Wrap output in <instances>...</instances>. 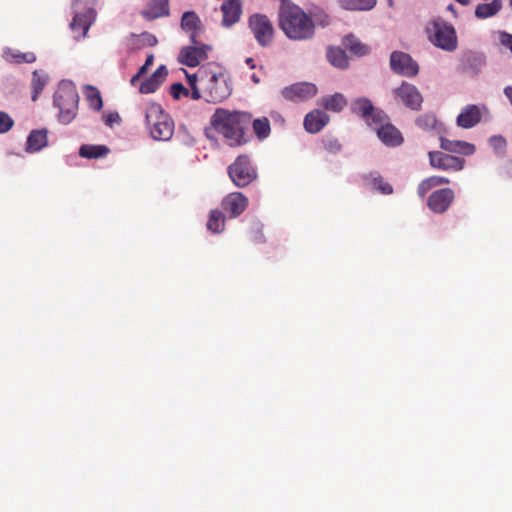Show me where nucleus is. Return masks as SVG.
I'll return each mask as SVG.
<instances>
[{
    "mask_svg": "<svg viewBox=\"0 0 512 512\" xmlns=\"http://www.w3.org/2000/svg\"><path fill=\"white\" fill-rule=\"evenodd\" d=\"M251 118V114L247 112L217 108L210 119V124L229 146L238 147L246 143L245 130Z\"/></svg>",
    "mask_w": 512,
    "mask_h": 512,
    "instance_id": "obj_1",
    "label": "nucleus"
},
{
    "mask_svg": "<svg viewBox=\"0 0 512 512\" xmlns=\"http://www.w3.org/2000/svg\"><path fill=\"white\" fill-rule=\"evenodd\" d=\"M279 25L285 35L292 40H306L313 36V20L298 6L282 7Z\"/></svg>",
    "mask_w": 512,
    "mask_h": 512,
    "instance_id": "obj_2",
    "label": "nucleus"
},
{
    "mask_svg": "<svg viewBox=\"0 0 512 512\" xmlns=\"http://www.w3.org/2000/svg\"><path fill=\"white\" fill-rule=\"evenodd\" d=\"M201 98L208 103H220L227 99L232 92V87L225 73L219 68L210 67L199 69Z\"/></svg>",
    "mask_w": 512,
    "mask_h": 512,
    "instance_id": "obj_3",
    "label": "nucleus"
},
{
    "mask_svg": "<svg viewBox=\"0 0 512 512\" xmlns=\"http://www.w3.org/2000/svg\"><path fill=\"white\" fill-rule=\"evenodd\" d=\"M146 127L153 139L167 141L174 134V122L161 105L150 103L145 109Z\"/></svg>",
    "mask_w": 512,
    "mask_h": 512,
    "instance_id": "obj_4",
    "label": "nucleus"
},
{
    "mask_svg": "<svg viewBox=\"0 0 512 512\" xmlns=\"http://www.w3.org/2000/svg\"><path fill=\"white\" fill-rule=\"evenodd\" d=\"M79 95L75 86L69 81L59 84L54 94V106L59 109V120L63 124H69L76 117Z\"/></svg>",
    "mask_w": 512,
    "mask_h": 512,
    "instance_id": "obj_5",
    "label": "nucleus"
},
{
    "mask_svg": "<svg viewBox=\"0 0 512 512\" xmlns=\"http://www.w3.org/2000/svg\"><path fill=\"white\" fill-rule=\"evenodd\" d=\"M428 39L436 47L452 52L458 45L454 27L442 19H435L426 27Z\"/></svg>",
    "mask_w": 512,
    "mask_h": 512,
    "instance_id": "obj_6",
    "label": "nucleus"
},
{
    "mask_svg": "<svg viewBox=\"0 0 512 512\" xmlns=\"http://www.w3.org/2000/svg\"><path fill=\"white\" fill-rule=\"evenodd\" d=\"M228 175L231 181L240 188L248 186L257 177V171L251 164L247 155H239L235 161L228 166Z\"/></svg>",
    "mask_w": 512,
    "mask_h": 512,
    "instance_id": "obj_7",
    "label": "nucleus"
},
{
    "mask_svg": "<svg viewBox=\"0 0 512 512\" xmlns=\"http://www.w3.org/2000/svg\"><path fill=\"white\" fill-rule=\"evenodd\" d=\"M248 28L259 46L267 47L273 42L274 26L266 15L255 13L249 16Z\"/></svg>",
    "mask_w": 512,
    "mask_h": 512,
    "instance_id": "obj_8",
    "label": "nucleus"
},
{
    "mask_svg": "<svg viewBox=\"0 0 512 512\" xmlns=\"http://www.w3.org/2000/svg\"><path fill=\"white\" fill-rule=\"evenodd\" d=\"M391 70L401 76L412 78L419 73L418 63L410 54L402 51H393L390 55Z\"/></svg>",
    "mask_w": 512,
    "mask_h": 512,
    "instance_id": "obj_9",
    "label": "nucleus"
},
{
    "mask_svg": "<svg viewBox=\"0 0 512 512\" xmlns=\"http://www.w3.org/2000/svg\"><path fill=\"white\" fill-rule=\"evenodd\" d=\"M210 50L211 46L197 41V44L183 47L179 53L178 60L181 64L188 67H196L201 61L208 58Z\"/></svg>",
    "mask_w": 512,
    "mask_h": 512,
    "instance_id": "obj_10",
    "label": "nucleus"
},
{
    "mask_svg": "<svg viewBox=\"0 0 512 512\" xmlns=\"http://www.w3.org/2000/svg\"><path fill=\"white\" fill-rule=\"evenodd\" d=\"M317 92L318 89L315 84L300 82L283 88L281 95L288 101L302 102L313 98Z\"/></svg>",
    "mask_w": 512,
    "mask_h": 512,
    "instance_id": "obj_11",
    "label": "nucleus"
},
{
    "mask_svg": "<svg viewBox=\"0 0 512 512\" xmlns=\"http://www.w3.org/2000/svg\"><path fill=\"white\" fill-rule=\"evenodd\" d=\"M395 96L409 109L418 111L421 109L423 97L416 86L408 82L394 89Z\"/></svg>",
    "mask_w": 512,
    "mask_h": 512,
    "instance_id": "obj_12",
    "label": "nucleus"
},
{
    "mask_svg": "<svg viewBox=\"0 0 512 512\" xmlns=\"http://www.w3.org/2000/svg\"><path fill=\"white\" fill-rule=\"evenodd\" d=\"M429 162L433 168L444 171H460L464 168L465 160L441 151L429 152Z\"/></svg>",
    "mask_w": 512,
    "mask_h": 512,
    "instance_id": "obj_13",
    "label": "nucleus"
},
{
    "mask_svg": "<svg viewBox=\"0 0 512 512\" xmlns=\"http://www.w3.org/2000/svg\"><path fill=\"white\" fill-rule=\"evenodd\" d=\"M455 198L454 192L450 188H442L434 191L427 200L428 208L437 214L446 212Z\"/></svg>",
    "mask_w": 512,
    "mask_h": 512,
    "instance_id": "obj_14",
    "label": "nucleus"
},
{
    "mask_svg": "<svg viewBox=\"0 0 512 512\" xmlns=\"http://www.w3.org/2000/svg\"><path fill=\"white\" fill-rule=\"evenodd\" d=\"M221 207L230 218H236L247 209L248 198L241 192H232L223 198Z\"/></svg>",
    "mask_w": 512,
    "mask_h": 512,
    "instance_id": "obj_15",
    "label": "nucleus"
},
{
    "mask_svg": "<svg viewBox=\"0 0 512 512\" xmlns=\"http://www.w3.org/2000/svg\"><path fill=\"white\" fill-rule=\"evenodd\" d=\"M223 14L222 25L224 27H231L237 23L242 13L241 0H226L221 5Z\"/></svg>",
    "mask_w": 512,
    "mask_h": 512,
    "instance_id": "obj_16",
    "label": "nucleus"
},
{
    "mask_svg": "<svg viewBox=\"0 0 512 512\" xmlns=\"http://www.w3.org/2000/svg\"><path fill=\"white\" fill-rule=\"evenodd\" d=\"M73 11L74 16L70 23V29L77 34V38L84 37L94 22L96 15H93L91 11L88 13H83L79 10Z\"/></svg>",
    "mask_w": 512,
    "mask_h": 512,
    "instance_id": "obj_17",
    "label": "nucleus"
},
{
    "mask_svg": "<svg viewBox=\"0 0 512 512\" xmlns=\"http://www.w3.org/2000/svg\"><path fill=\"white\" fill-rule=\"evenodd\" d=\"M329 120V115L322 110L315 109L305 116L303 125L308 133L315 134L320 132L329 123Z\"/></svg>",
    "mask_w": 512,
    "mask_h": 512,
    "instance_id": "obj_18",
    "label": "nucleus"
},
{
    "mask_svg": "<svg viewBox=\"0 0 512 512\" xmlns=\"http://www.w3.org/2000/svg\"><path fill=\"white\" fill-rule=\"evenodd\" d=\"M482 118V113L477 105L465 106L457 116L456 123L459 127L469 129L476 126Z\"/></svg>",
    "mask_w": 512,
    "mask_h": 512,
    "instance_id": "obj_19",
    "label": "nucleus"
},
{
    "mask_svg": "<svg viewBox=\"0 0 512 512\" xmlns=\"http://www.w3.org/2000/svg\"><path fill=\"white\" fill-rule=\"evenodd\" d=\"M375 131L378 138L387 146L395 147L399 146L403 142V136L401 132L389 122L380 127H376Z\"/></svg>",
    "mask_w": 512,
    "mask_h": 512,
    "instance_id": "obj_20",
    "label": "nucleus"
},
{
    "mask_svg": "<svg viewBox=\"0 0 512 512\" xmlns=\"http://www.w3.org/2000/svg\"><path fill=\"white\" fill-rule=\"evenodd\" d=\"M364 184L383 195H391L393 187L390 183L386 182L379 172L373 171L362 177Z\"/></svg>",
    "mask_w": 512,
    "mask_h": 512,
    "instance_id": "obj_21",
    "label": "nucleus"
},
{
    "mask_svg": "<svg viewBox=\"0 0 512 512\" xmlns=\"http://www.w3.org/2000/svg\"><path fill=\"white\" fill-rule=\"evenodd\" d=\"M144 19L151 21L169 15L168 0H153L141 11Z\"/></svg>",
    "mask_w": 512,
    "mask_h": 512,
    "instance_id": "obj_22",
    "label": "nucleus"
},
{
    "mask_svg": "<svg viewBox=\"0 0 512 512\" xmlns=\"http://www.w3.org/2000/svg\"><path fill=\"white\" fill-rule=\"evenodd\" d=\"M181 28L190 34L192 44H197V34L201 30V20L193 11L185 12L181 18Z\"/></svg>",
    "mask_w": 512,
    "mask_h": 512,
    "instance_id": "obj_23",
    "label": "nucleus"
},
{
    "mask_svg": "<svg viewBox=\"0 0 512 512\" xmlns=\"http://www.w3.org/2000/svg\"><path fill=\"white\" fill-rule=\"evenodd\" d=\"M167 74V68L164 65L159 66L150 78L142 82L139 91L142 94H150L155 92L165 81Z\"/></svg>",
    "mask_w": 512,
    "mask_h": 512,
    "instance_id": "obj_24",
    "label": "nucleus"
},
{
    "mask_svg": "<svg viewBox=\"0 0 512 512\" xmlns=\"http://www.w3.org/2000/svg\"><path fill=\"white\" fill-rule=\"evenodd\" d=\"M440 147L450 153H459L466 156L474 154L476 148L475 145L466 141L449 140L444 137H440Z\"/></svg>",
    "mask_w": 512,
    "mask_h": 512,
    "instance_id": "obj_25",
    "label": "nucleus"
},
{
    "mask_svg": "<svg viewBox=\"0 0 512 512\" xmlns=\"http://www.w3.org/2000/svg\"><path fill=\"white\" fill-rule=\"evenodd\" d=\"M48 144L47 130H32L27 137L26 151L29 153L38 152Z\"/></svg>",
    "mask_w": 512,
    "mask_h": 512,
    "instance_id": "obj_26",
    "label": "nucleus"
},
{
    "mask_svg": "<svg viewBox=\"0 0 512 512\" xmlns=\"http://www.w3.org/2000/svg\"><path fill=\"white\" fill-rule=\"evenodd\" d=\"M418 128L424 131H435L440 133L442 130V124L438 121L434 113H425L417 117L415 121Z\"/></svg>",
    "mask_w": 512,
    "mask_h": 512,
    "instance_id": "obj_27",
    "label": "nucleus"
},
{
    "mask_svg": "<svg viewBox=\"0 0 512 512\" xmlns=\"http://www.w3.org/2000/svg\"><path fill=\"white\" fill-rule=\"evenodd\" d=\"M450 180L446 177L442 176H431L424 180H422L418 187H417V193L419 197L424 198L425 195L433 188L449 184Z\"/></svg>",
    "mask_w": 512,
    "mask_h": 512,
    "instance_id": "obj_28",
    "label": "nucleus"
},
{
    "mask_svg": "<svg viewBox=\"0 0 512 512\" xmlns=\"http://www.w3.org/2000/svg\"><path fill=\"white\" fill-rule=\"evenodd\" d=\"M321 105L328 111L340 112L346 107L347 100L343 94L335 93L333 95L323 97L321 99Z\"/></svg>",
    "mask_w": 512,
    "mask_h": 512,
    "instance_id": "obj_29",
    "label": "nucleus"
},
{
    "mask_svg": "<svg viewBox=\"0 0 512 512\" xmlns=\"http://www.w3.org/2000/svg\"><path fill=\"white\" fill-rule=\"evenodd\" d=\"M343 45L346 50H348L351 54L355 56H364L370 52V48L362 43L358 38L354 35H348L343 40Z\"/></svg>",
    "mask_w": 512,
    "mask_h": 512,
    "instance_id": "obj_30",
    "label": "nucleus"
},
{
    "mask_svg": "<svg viewBox=\"0 0 512 512\" xmlns=\"http://www.w3.org/2000/svg\"><path fill=\"white\" fill-rule=\"evenodd\" d=\"M109 151V148L105 145L83 144L79 149V155L86 159H97L105 157Z\"/></svg>",
    "mask_w": 512,
    "mask_h": 512,
    "instance_id": "obj_31",
    "label": "nucleus"
},
{
    "mask_svg": "<svg viewBox=\"0 0 512 512\" xmlns=\"http://www.w3.org/2000/svg\"><path fill=\"white\" fill-rule=\"evenodd\" d=\"M327 59L334 67L345 69L348 67V58L345 51L338 47L327 49Z\"/></svg>",
    "mask_w": 512,
    "mask_h": 512,
    "instance_id": "obj_32",
    "label": "nucleus"
},
{
    "mask_svg": "<svg viewBox=\"0 0 512 512\" xmlns=\"http://www.w3.org/2000/svg\"><path fill=\"white\" fill-rule=\"evenodd\" d=\"M374 110L372 102L367 98H358L351 104V111L362 117L364 120L369 118V115Z\"/></svg>",
    "mask_w": 512,
    "mask_h": 512,
    "instance_id": "obj_33",
    "label": "nucleus"
},
{
    "mask_svg": "<svg viewBox=\"0 0 512 512\" xmlns=\"http://www.w3.org/2000/svg\"><path fill=\"white\" fill-rule=\"evenodd\" d=\"M225 227V216L222 211L215 209L210 212L207 229L213 233H220Z\"/></svg>",
    "mask_w": 512,
    "mask_h": 512,
    "instance_id": "obj_34",
    "label": "nucleus"
},
{
    "mask_svg": "<svg viewBox=\"0 0 512 512\" xmlns=\"http://www.w3.org/2000/svg\"><path fill=\"white\" fill-rule=\"evenodd\" d=\"M48 77L43 72L35 70L32 73L31 87H32V101H36L47 84Z\"/></svg>",
    "mask_w": 512,
    "mask_h": 512,
    "instance_id": "obj_35",
    "label": "nucleus"
},
{
    "mask_svg": "<svg viewBox=\"0 0 512 512\" xmlns=\"http://www.w3.org/2000/svg\"><path fill=\"white\" fill-rule=\"evenodd\" d=\"M86 100L90 108L99 111L103 106V101L99 90L93 86H87L85 90Z\"/></svg>",
    "mask_w": 512,
    "mask_h": 512,
    "instance_id": "obj_36",
    "label": "nucleus"
},
{
    "mask_svg": "<svg viewBox=\"0 0 512 512\" xmlns=\"http://www.w3.org/2000/svg\"><path fill=\"white\" fill-rule=\"evenodd\" d=\"M342 7L348 10H370L376 5V0H340Z\"/></svg>",
    "mask_w": 512,
    "mask_h": 512,
    "instance_id": "obj_37",
    "label": "nucleus"
},
{
    "mask_svg": "<svg viewBox=\"0 0 512 512\" xmlns=\"http://www.w3.org/2000/svg\"><path fill=\"white\" fill-rule=\"evenodd\" d=\"M252 125L253 131L259 139H265L269 136L271 128L270 122L266 117L255 119Z\"/></svg>",
    "mask_w": 512,
    "mask_h": 512,
    "instance_id": "obj_38",
    "label": "nucleus"
},
{
    "mask_svg": "<svg viewBox=\"0 0 512 512\" xmlns=\"http://www.w3.org/2000/svg\"><path fill=\"white\" fill-rule=\"evenodd\" d=\"M7 59L10 62L21 64V63H33L36 61V56L33 52H14L10 51L7 53Z\"/></svg>",
    "mask_w": 512,
    "mask_h": 512,
    "instance_id": "obj_39",
    "label": "nucleus"
},
{
    "mask_svg": "<svg viewBox=\"0 0 512 512\" xmlns=\"http://www.w3.org/2000/svg\"><path fill=\"white\" fill-rule=\"evenodd\" d=\"M365 122L375 129L376 127H380L381 125L388 123V116L383 111L376 110L374 108V110L369 115V118L365 119Z\"/></svg>",
    "mask_w": 512,
    "mask_h": 512,
    "instance_id": "obj_40",
    "label": "nucleus"
},
{
    "mask_svg": "<svg viewBox=\"0 0 512 512\" xmlns=\"http://www.w3.org/2000/svg\"><path fill=\"white\" fill-rule=\"evenodd\" d=\"M96 4L97 0H73L72 8L73 10H79L83 13H88L91 11L93 15H96Z\"/></svg>",
    "mask_w": 512,
    "mask_h": 512,
    "instance_id": "obj_41",
    "label": "nucleus"
},
{
    "mask_svg": "<svg viewBox=\"0 0 512 512\" xmlns=\"http://www.w3.org/2000/svg\"><path fill=\"white\" fill-rule=\"evenodd\" d=\"M186 76H187L188 83L191 88V94H190L191 98L194 100L201 99V90H198L199 86H200L199 70L197 71L196 74H193V75L186 74Z\"/></svg>",
    "mask_w": 512,
    "mask_h": 512,
    "instance_id": "obj_42",
    "label": "nucleus"
},
{
    "mask_svg": "<svg viewBox=\"0 0 512 512\" xmlns=\"http://www.w3.org/2000/svg\"><path fill=\"white\" fill-rule=\"evenodd\" d=\"M13 125L14 120L6 112L0 111V134L11 130Z\"/></svg>",
    "mask_w": 512,
    "mask_h": 512,
    "instance_id": "obj_43",
    "label": "nucleus"
},
{
    "mask_svg": "<svg viewBox=\"0 0 512 512\" xmlns=\"http://www.w3.org/2000/svg\"><path fill=\"white\" fill-rule=\"evenodd\" d=\"M170 94L174 99L178 100L182 96H188L189 90L182 83H174L170 87Z\"/></svg>",
    "mask_w": 512,
    "mask_h": 512,
    "instance_id": "obj_44",
    "label": "nucleus"
},
{
    "mask_svg": "<svg viewBox=\"0 0 512 512\" xmlns=\"http://www.w3.org/2000/svg\"><path fill=\"white\" fill-rule=\"evenodd\" d=\"M325 150L330 153H337L341 149V144L337 139H327L323 142Z\"/></svg>",
    "mask_w": 512,
    "mask_h": 512,
    "instance_id": "obj_45",
    "label": "nucleus"
},
{
    "mask_svg": "<svg viewBox=\"0 0 512 512\" xmlns=\"http://www.w3.org/2000/svg\"><path fill=\"white\" fill-rule=\"evenodd\" d=\"M499 41L501 45L509 49L512 53V34L506 31L499 32Z\"/></svg>",
    "mask_w": 512,
    "mask_h": 512,
    "instance_id": "obj_46",
    "label": "nucleus"
},
{
    "mask_svg": "<svg viewBox=\"0 0 512 512\" xmlns=\"http://www.w3.org/2000/svg\"><path fill=\"white\" fill-rule=\"evenodd\" d=\"M142 37L145 38L148 45H150V46H154L157 44V38L154 35H151L149 33H144V34H142Z\"/></svg>",
    "mask_w": 512,
    "mask_h": 512,
    "instance_id": "obj_47",
    "label": "nucleus"
},
{
    "mask_svg": "<svg viewBox=\"0 0 512 512\" xmlns=\"http://www.w3.org/2000/svg\"><path fill=\"white\" fill-rule=\"evenodd\" d=\"M491 143H493V145H504L505 144V141L502 137H492L491 138Z\"/></svg>",
    "mask_w": 512,
    "mask_h": 512,
    "instance_id": "obj_48",
    "label": "nucleus"
},
{
    "mask_svg": "<svg viewBox=\"0 0 512 512\" xmlns=\"http://www.w3.org/2000/svg\"><path fill=\"white\" fill-rule=\"evenodd\" d=\"M504 93L505 95L507 96V98L509 99L511 105H512V86H507L505 89H504Z\"/></svg>",
    "mask_w": 512,
    "mask_h": 512,
    "instance_id": "obj_49",
    "label": "nucleus"
},
{
    "mask_svg": "<svg viewBox=\"0 0 512 512\" xmlns=\"http://www.w3.org/2000/svg\"><path fill=\"white\" fill-rule=\"evenodd\" d=\"M154 62V55L153 54H149L146 58V61L144 63L145 66H147L148 68L153 64Z\"/></svg>",
    "mask_w": 512,
    "mask_h": 512,
    "instance_id": "obj_50",
    "label": "nucleus"
},
{
    "mask_svg": "<svg viewBox=\"0 0 512 512\" xmlns=\"http://www.w3.org/2000/svg\"><path fill=\"white\" fill-rule=\"evenodd\" d=\"M246 64L251 68V69H254L255 68V63H254V60L253 58H247L245 60Z\"/></svg>",
    "mask_w": 512,
    "mask_h": 512,
    "instance_id": "obj_51",
    "label": "nucleus"
},
{
    "mask_svg": "<svg viewBox=\"0 0 512 512\" xmlns=\"http://www.w3.org/2000/svg\"><path fill=\"white\" fill-rule=\"evenodd\" d=\"M148 70V67L143 65L140 67L139 71H138V74L142 77Z\"/></svg>",
    "mask_w": 512,
    "mask_h": 512,
    "instance_id": "obj_52",
    "label": "nucleus"
},
{
    "mask_svg": "<svg viewBox=\"0 0 512 512\" xmlns=\"http://www.w3.org/2000/svg\"><path fill=\"white\" fill-rule=\"evenodd\" d=\"M506 173L510 178H512V161L507 165Z\"/></svg>",
    "mask_w": 512,
    "mask_h": 512,
    "instance_id": "obj_53",
    "label": "nucleus"
},
{
    "mask_svg": "<svg viewBox=\"0 0 512 512\" xmlns=\"http://www.w3.org/2000/svg\"><path fill=\"white\" fill-rule=\"evenodd\" d=\"M115 118H118V114H115V115H109L108 118H107V124H111Z\"/></svg>",
    "mask_w": 512,
    "mask_h": 512,
    "instance_id": "obj_54",
    "label": "nucleus"
},
{
    "mask_svg": "<svg viewBox=\"0 0 512 512\" xmlns=\"http://www.w3.org/2000/svg\"><path fill=\"white\" fill-rule=\"evenodd\" d=\"M141 78V76L137 73L135 74L131 79V84L134 85L136 81H138Z\"/></svg>",
    "mask_w": 512,
    "mask_h": 512,
    "instance_id": "obj_55",
    "label": "nucleus"
},
{
    "mask_svg": "<svg viewBox=\"0 0 512 512\" xmlns=\"http://www.w3.org/2000/svg\"><path fill=\"white\" fill-rule=\"evenodd\" d=\"M251 80H252L254 83H256V84H258V83L260 82L259 77H258L255 73H253V74L251 75Z\"/></svg>",
    "mask_w": 512,
    "mask_h": 512,
    "instance_id": "obj_56",
    "label": "nucleus"
},
{
    "mask_svg": "<svg viewBox=\"0 0 512 512\" xmlns=\"http://www.w3.org/2000/svg\"><path fill=\"white\" fill-rule=\"evenodd\" d=\"M205 134H206V136H207L208 138H211V136H210V129H206V130H205Z\"/></svg>",
    "mask_w": 512,
    "mask_h": 512,
    "instance_id": "obj_57",
    "label": "nucleus"
}]
</instances>
